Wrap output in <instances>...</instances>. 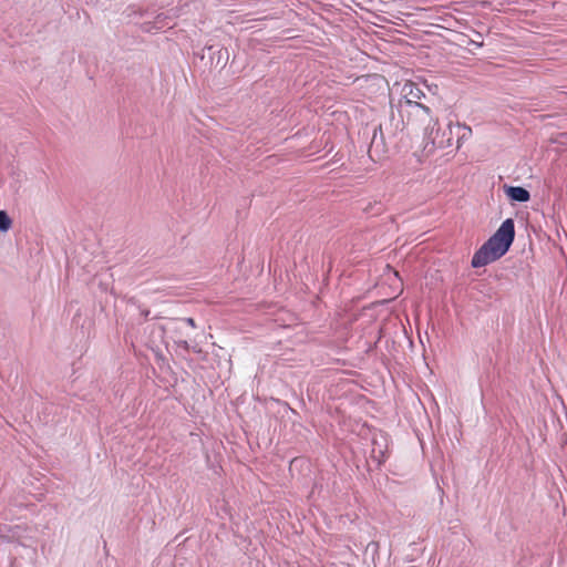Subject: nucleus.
Returning a JSON list of instances; mask_svg holds the SVG:
<instances>
[{"mask_svg":"<svg viewBox=\"0 0 567 567\" xmlns=\"http://www.w3.org/2000/svg\"><path fill=\"white\" fill-rule=\"evenodd\" d=\"M505 194L512 202L526 203L530 199L529 192L522 186H505Z\"/></svg>","mask_w":567,"mask_h":567,"instance_id":"nucleus-7","label":"nucleus"},{"mask_svg":"<svg viewBox=\"0 0 567 567\" xmlns=\"http://www.w3.org/2000/svg\"><path fill=\"white\" fill-rule=\"evenodd\" d=\"M178 347L183 348L184 350H189V343L186 340H176L175 341Z\"/></svg>","mask_w":567,"mask_h":567,"instance_id":"nucleus-13","label":"nucleus"},{"mask_svg":"<svg viewBox=\"0 0 567 567\" xmlns=\"http://www.w3.org/2000/svg\"><path fill=\"white\" fill-rule=\"evenodd\" d=\"M425 97L423 90L414 82L406 81L400 87L399 99L395 101L391 99L392 113L403 111V106L406 104H419L421 100Z\"/></svg>","mask_w":567,"mask_h":567,"instance_id":"nucleus-5","label":"nucleus"},{"mask_svg":"<svg viewBox=\"0 0 567 567\" xmlns=\"http://www.w3.org/2000/svg\"><path fill=\"white\" fill-rule=\"evenodd\" d=\"M472 136V128L465 124L447 122L444 126L440 125L437 120L424 127V151L433 153L437 148H447L453 145L456 138V148L461 147L464 141Z\"/></svg>","mask_w":567,"mask_h":567,"instance_id":"nucleus-2","label":"nucleus"},{"mask_svg":"<svg viewBox=\"0 0 567 567\" xmlns=\"http://www.w3.org/2000/svg\"><path fill=\"white\" fill-rule=\"evenodd\" d=\"M515 239V223L505 219L498 229L474 252L471 266L481 268L507 254Z\"/></svg>","mask_w":567,"mask_h":567,"instance_id":"nucleus-1","label":"nucleus"},{"mask_svg":"<svg viewBox=\"0 0 567 567\" xmlns=\"http://www.w3.org/2000/svg\"><path fill=\"white\" fill-rule=\"evenodd\" d=\"M183 324H187L192 328H196V323L193 318H179V319H169L165 326V329L178 331L182 329Z\"/></svg>","mask_w":567,"mask_h":567,"instance_id":"nucleus-8","label":"nucleus"},{"mask_svg":"<svg viewBox=\"0 0 567 567\" xmlns=\"http://www.w3.org/2000/svg\"><path fill=\"white\" fill-rule=\"evenodd\" d=\"M471 43L476 45L477 48H482L484 44L483 41H478V40H472Z\"/></svg>","mask_w":567,"mask_h":567,"instance_id":"nucleus-14","label":"nucleus"},{"mask_svg":"<svg viewBox=\"0 0 567 567\" xmlns=\"http://www.w3.org/2000/svg\"><path fill=\"white\" fill-rule=\"evenodd\" d=\"M555 142H557V143H559L561 145H566L567 146V132L559 133L556 136Z\"/></svg>","mask_w":567,"mask_h":567,"instance_id":"nucleus-12","label":"nucleus"},{"mask_svg":"<svg viewBox=\"0 0 567 567\" xmlns=\"http://www.w3.org/2000/svg\"><path fill=\"white\" fill-rule=\"evenodd\" d=\"M38 527L29 524L0 525V544L17 543L35 553Z\"/></svg>","mask_w":567,"mask_h":567,"instance_id":"nucleus-3","label":"nucleus"},{"mask_svg":"<svg viewBox=\"0 0 567 567\" xmlns=\"http://www.w3.org/2000/svg\"><path fill=\"white\" fill-rule=\"evenodd\" d=\"M372 444L374 446L371 450L370 457L373 460V462H375L378 466H380L385 461L384 451L375 437H373Z\"/></svg>","mask_w":567,"mask_h":567,"instance_id":"nucleus-9","label":"nucleus"},{"mask_svg":"<svg viewBox=\"0 0 567 567\" xmlns=\"http://www.w3.org/2000/svg\"><path fill=\"white\" fill-rule=\"evenodd\" d=\"M204 51H208L212 54V56L218 58L217 64H220V62H223L221 60L224 56H228V52L226 49L216 45H206L204 48Z\"/></svg>","mask_w":567,"mask_h":567,"instance_id":"nucleus-10","label":"nucleus"},{"mask_svg":"<svg viewBox=\"0 0 567 567\" xmlns=\"http://www.w3.org/2000/svg\"><path fill=\"white\" fill-rule=\"evenodd\" d=\"M398 114L400 116L399 123L414 128H424L435 121L431 107L423 103L406 104L403 106V111L398 112Z\"/></svg>","mask_w":567,"mask_h":567,"instance_id":"nucleus-4","label":"nucleus"},{"mask_svg":"<svg viewBox=\"0 0 567 567\" xmlns=\"http://www.w3.org/2000/svg\"><path fill=\"white\" fill-rule=\"evenodd\" d=\"M172 28V20L165 13H159L156 16L154 21H148L143 23V30L146 32H157L163 29Z\"/></svg>","mask_w":567,"mask_h":567,"instance_id":"nucleus-6","label":"nucleus"},{"mask_svg":"<svg viewBox=\"0 0 567 567\" xmlns=\"http://www.w3.org/2000/svg\"><path fill=\"white\" fill-rule=\"evenodd\" d=\"M12 225L11 218L4 210H0V231L6 233Z\"/></svg>","mask_w":567,"mask_h":567,"instance_id":"nucleus-11","label":"nucleus"}]
</instances>
